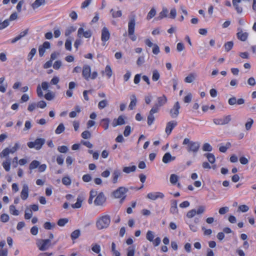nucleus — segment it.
<instances>
[{
    "label": "nucleus",
    "mask_w": 256,
    "mask_h": 256,
    "mask_svg": "<svg viewBox=\"0 0 256 256\" xmlns=\"http://www.w3.org/2000/svg\"><path fill=\"white\" fill-rule=\"evenodd\" d=\"M96 196L94 204L96 206H102L106 200V198L102 192L97 194V192L94 190H91L90 193V197L88 202L90 204L92 202L93 198Z\"/></svg>",
    "instance_id": "nucleus-1"
},
{
    "label": "nucleus",
    "mask_w": 256,
    "mask_h": 256,
    "mask_svg": "<svg viewBox=\"0 0 256 256\" xmlns=\"http://www.w3.org/2000/svg\"><path fill=\"white\" fill-rule=\"evenodd\" d=\"M110 222V218L108 214H102L99 216L96 221V226L99 230L106 228Z\"/></svg>",
    "instance_id": "nucleus-2"
},
{
    "label": "nucleus",
    "mask_w": 256,
    "mask_h": 256,
    "mask_svg": "<svg viewBox=\"0 0 256 256\" xmlns=\"http://www.w3.org/2000/svg\"><path fill=\"white\" fill-rule=\"evenodd\" d=\"M136 22V16L134 14L130 16L128 22V36L133 42L136 40V36L134 34Z\"/></svg>",
    "instance_id": "nucleus-3"
},
{
    "label": "nucleus",
    "mask_w": 256,
    "mask_h": 256,
    "mask_svg": "<svg viewBox=\"0 0 256 256\" xmlns=\"http://www.w3.org/2000/svg\"><path fill=\"white\" fill-rule=\"evenodd\" d=\"M98 72L94 71L91 74V68L88 64H84L82 68V76L86 81L94 80L98 76Z\"/></svg>",
    "instance_id": "nucleus-4"
},
{
    "label": "nucleus",
    "mask_w": 256,
    "mask_h": 256,
    "mask_svg": "<svg viewBox=\"0 0 256 256\" xmlns=\"http://www.w3.org/2000/svg\"><path fill=\"white\" fill-rule=\"evenodd\" d=\"M184 145L187 144L186 150L188 152L196 153L199 150L200 144L198 142L190 141L188 138H185L182 142Z\"/></svg>",
    "instance_id": "nucleus-5"
},
{
    "label": "nucleus",
    "mask_w": 256,
    "mask_h": 256,
    "mask_svg": "<svg viewBox=\"0 0 256 256\" xmlns=\"http://www.w3.org/2000/svg\"><path fill=\"white\" fill-rule=\"evenodd\" d=\"M128 189L124 186H120L112 192V196L114 198H120V202L122 204L126 198V194Z\"/></svg>",
    "instance_id": "nucleus-6"
},
{
    "label": "nucleus",
    "mask_w": 256,
    "mask_h": 256,
    "mask_svg": "<svg viewBox=\"0 0 256 256\" xmlns=\"http://www.w3.org/2000/svg\"><path fill=\"white\" fill-rule=\"evenodd\" d=\"M36 246L40 251H45L48 250L52 244L50 240L39 239L36 242Z\"/></svg>",
    "instance_id": "nucleus-7"
},
{
    "label": "nucleus",
    "mask_w": 256,
    "mask_h": 256,
    "mask_svg": "<svg viewBox=\"0 0 256 256\" xmlns=\"http://www.w3.org/2000/svg\"><path fill=\"white\" fill-rule=\"evenodd\" d=\"M45 143V140L43 138H38L34 142H30L27 143L28 146L30 148H34L40 150Z\"/></svg>",
    "instance_id": "nucleus-8"
},
{
    "label": "nucleus",
    "mask_w": 256,
    "mask_h": 256,
    "mask_svg": "<svg viewBox=\"0 0 256 256\" xmlns=\"http://www.w3.org/2000/svg\"><path fill=\"white\" fill-rule=\"evenodd\" d=\"M154 232L151 230H148L146 234V238L147 240L150 242H152V244L154 246H158L160 245L161 240L160 237H156L154 239Z\"/></svg>",
    "instance_id": "nucleus-9"
},
{
    "label": "nucleus",
    "mask_w": 256,
    "mask_h": 256,
    "mask_svg": "<svg viewBox=\"0 0 256 256\" xmlns=\"http://www.w3.org/2000/svg\"><path fill=\"white\" fill-rule=\"evenodd\" d=\"M158 109L157 106H153L149 112V114L148 116V124L150 126L154 122L155 118L154 116V114L158 112Z\"/></svg>",
    "instance_id": "nucleus-10"
},
{
    "label": "nucleus",
    "mask_w": 256,
    "mask_h": 256,
    "mask_svg": "<svg viewBox=\"0 0 256 256\" xmlns=\"http://www.w3.org/2000/svg\"><path fill=\"white\" fill-rule=\"evenodd\" d=\"M92 36V32L90 30L84 31L82 28H80L78 30V36L79 38H90Z\"/></svg>",
    "instance_id": "nucleus-11"
},
{
    "label": "nucleus",
    "mask_w": 256,
    "mask_h": 256,
    "mask_svg": "<svg viewBox=\"0 0 256 256\" xmlns=\"http://www.w3.org/2000/svg\"><path fill=\"white\" fill-rule=\"evenodd\" d=\"M180 108L178 102H175L173 107L170 110V114L172 118H176L178 116Z\"/></svg>",
    "instance_id": "nucleus-12"
},
{
    "label": "nucleus",
    "mask_w": 256,
    "mask_h": 256,
    "mask_svg": "<svg viewBox=\"0 0 256 256\" xmlns=\"http://www.w3.org/2000/svg\"><path fill=\"white\" fill-rule=\"evenodd\" d=\"M49 87V84L46 82H44L42 83V86L39 84L36 88V93L38 96L39 98H42L44 96V94L42 91V89L44 90H46Z\"/></svg>",
    "instance_id": "nucleus-13"
},
{
    "label": "nucleus",
    "mask_w": 256,
    "mask_h": 256,
    "mask_svg": "<svg viewBox=\"0 0 256 256\" xmlns=\"http://www.w3.org/2000/svg\"><path fill=\"white\" fill-rule=\"evenodd\" d=\"M236 36L238 40L242 42H246L248 37V33L244 32L242 28H238L237 29Z\"/></svg>",
    "instance_id": "nucleus-14"
},
{
    "label": "nucleus",
    "mask_w": 256,
    "mask_h": 256,
    "mask_svg": "<svg viewBox=\"0 0 256 256\" xmlns=\"http://www.w3.org/2000/svg\"><path fill=\"white\" fill-rule=\"evenodd\" d=\"M164 195L161 192H149L146 196V198L150 200H155L158 198H163Z\"/></svg>",
    "instance_id": "nucleus-15"
},
{
    "label": "nucleus",
    "mask_w": 256,
    "mask_h": 256,
    "mask_svg": "<svg viewBox=\"0 0 256 256\" xmlns=\"http://www.w3.org/2000/svg\"><path fill=\"white\" fill-rule=\"evenodd\" d=\"M144 42L145 44L150 48L153 46L152 52L154 54L157 55L159 54L160 52V48L159 46L156 44H153V43L149 38H146V40H145Z\"/></svg>",
    "instance_id": "nucleus-16"
},
{
    "label": "nucleus",
    "mask_w": 256,
    "mask_h": 256,
    "mask_svg": "<svg viewBox=\"0 0 256 256\" xmlns=\"http://www.w3.org/2000/svg\"><path fill=\"white\" fill-rule=\"evenodd\" d=\"M110 38V32L108 28L104 26L102 30V35L101 40L104 42V45L105 44L106 42H107Z\"/></svg>",
    "instance_id": "nucleus-17"
},
{
    "label": "nucleus",
    "mask_w": 256,
    "mask_h": 256,
    "mask_svg": "<svg viewBox=\"0 0 256 256\" xmlns=\"http://www.w3.org/2000/svg\"><path fill=\"white\" fill-rule=\"evenodd\" d=\"M29 187L27 184H24L22 186V190L20 192V198L23 200H26L28 197Z\"/></svg>",
    "instance_id": "nucleus-18"
},
{
    "label": "nucleus",
    "mask_w": 256,
    "mask_h": 256,
    "mask_svg": "<svg viewBox=\"0 0 256 256\" xmlns=\"http://www.w3.org/2000/svg\"><path fill=\"white\" fill-rule=\"evenodd\" d=\"M50 42L47 41L44 42L42 45L38 47V52L40 56H43L45 53L46 50L50 48Z\"/></svg>",
    "instance_id": "nucleus-19"
},
{
    "label": "nucleus",
    "mask_w": 256,
    "mask_h": 256,
    "mask_svg": "<svg viewBox=\"0 0 256 256\" xmlns=\"http://www.w3.org/2000/svg\"><path fill=\"white\" fill-rule=\"evenodd\" d=\"M178 125V122L175 120H172L166 124L165 132L167 135H170L172 130Z\"/></svg>",
    "instance_id": "nucleus-20"
},
{
    "label": "nucleus",
    "mask_w": 256,
    "mask_h": 256,
    "mask_svg": "<svg viewBox=\"0 0 256 256\" xmlns=\"http://www.w3.org/2000/svg\"><path fill=\"white\" fill-rule=\"evenodd\" d=\"M158 102L154 106H157L158 111L160 110V108L162 106L167 102V98L165 95H163L162 96H159L157 98Z\"/></svg>",
    "instance_id": "nucleus-21"
},
{
    "label": "nucleus",
    "mask_w": 256,
    "mask_h": 256,
    "mask_svg": "<svg viewBox=\"0 0 256 256\" xmlns=\"http://www.w3.org/2000/svg\"><path fill=\"white\" fill-rule=\"evenodd\" d=\"M28 28H27V29L25 30H24L20 32V34L18 36H16L14 38L10 40V42L12 44H14V43L16 42L17 41H18V40L21 39L22 38L26 36L28 34Z\"/></svg>",
    "instance_id": "nucleus-22"
},
{
    "label": "nucleus",
    "mask_w": 256,
    "mask_h": 256,
    "mask_svg": "<svg viewBox=\"0 0 256 256\" xmlns=\"http://www.w3.org/2000/svg\"><path fill=\"white\" fill-rule=\"evenodd\" d=\"M176 160L175 156H172L170 152H166L163 156L162 161L164 164H168Z\"/></svg>",
    "instance_id": "nucleus-23"
},
{
    "label": "nucleus",
    "mask_w": 256,
    "mask_h": 256,
    "mask_svg": "<svg viewBox=\"0 0 256 256\" xmlns=\"http://www.w3.org/2000/svg\"><path fill=\"white\" fill-rule=\"evenodd\" d=\"M124 118L123 116H120L117 119L115 118L113 120L112 126L113 127H116L119 125H122L124 124Z\"/></svg>",
    "instance_id": "nucleus-24"
},
{
    "label": "nucleus",
    "mask_w": 256,
    "mask_h": 256,
    "mask_svg": "<svg viewBox=\"0 0 256 256\" xmlns=\"http://www.w3.org/2000/svg\"><path fill=\"white\" fill-rule=\"evenodd\" d=\"M121 172L120 170L116 169L114 170L112 174V182L114 184H116L118 182V178L121 176Z\"/></svg>",
    "instance_id": "nucleus-25"
},
{
    "label": "nucleus",
    "mask_w": 256,
    "mask_h": 256,
    "mask_svg": "<svg viewBox=\"0 0 256 256\" xmlns=\"http://www.w3.org/2000/svg\"><path fill=\"white\" fill-rule=\"evenodd\" d=\"M102 75L106 74L108 78H110L112 75V70L110 65H107L104 70L102 72Z\"/></svg>",
    "instance_id": "nucleus-26"
},
{
    "label": "nucleus",
    "mask_w": 256,
    "mask_h": 256,
    "mask_svg": "<svg viewBox=\"0 0 256 256\" xmlns=\"http://www.w3.org/2000/svg\"><path fill=\"white\" fill-rule=\"evenodd\" d=\"M130 102L128 106V108L130 110H132L136 105L137 99L135 94H132L130 96Z\"/></svg>",
    "instance_id": "nucleus-27"
},
{
    "label": "nucleus",
    "mask_w": 256,
    "mask_h": 256,
    "mask_svg": "<svg viewBox=\"0 0 256 256\" xmlns=\"http://www.w3.org/2000/svg\"><path fill=\"white\" fill-rule=\"evenodd\" d=\"M81 111V108L79 106H76L74 107V110L70 112L69 116L70 118H74L76 116L77 114H79Z\"/></svg>",
    "instance_id": "nucleus-28"
},
{
    "label": "nucleus",
    "mask_w": 256,
    "mask_h": 256,
    "mask_svg": "<svg viewBox=\"0 0 256 256\" xmlns=\"http://www.w3.org/2000/svg\"><path fill=\"white\" fill-rule=\"evenodd\" d=\"M45 0H36L34 3L32 4V7L35 10L42 4H44Z\"/></svg>",
    "instance_id": "nucleus-29"
},
{
    "label": "nucleus",
    "mask_w": 256,
    "mask_h": 256,
    "mask_svg": "<svg viewBox=\"0 0 256 256\" xmlns=\"http://www.w3.org/2000/svg\"><path fill=\"white\" fill-rule=\"evenodd\" d=\"M136 166H124L122 168L123 172L126 174H130L136 171Z\"/></svg>",
    "instance_id": "nucleus-30"
},
{
    "label": "nucleus",
    "mask_w": 256,
    "mask_h": 256,
    "mask_svg": "<svg viewBox=\"0 0 256 256\" xmlns=\"http://www.w3.org/2000/svg\"><path fill=\"white\" fill-rule=\"evenodd\" d=\"M2 166L6 172H9L10 169V160L9 158H7L2 162Z\"/></svg>",
    "instance_id": "nucleus-31"
},
{
    "label": "nucleus",
    "mask_w": 256,
    "mask_h": 256,
    "mask_svg": "<svg viewBox=\"0 0 256 256\" xmlns=\"http://www.w3.org/2000/svg\"><path fill=\"white\" fill-rule=\"evenodd\" d=\"M204 156L206 157L208 162L213 164L215 162L216 158L214 154L212 153H206L204 154Z\"/></svg>",
    "instance_id": "nucleus-32"
},
{
    "label": "nucleus",
    "mask_w": 256,
    "mask_h": 256,
    "mask_svg": "<svg viewBox=\"0 0 256 256\" xmlns=\"http://www.w3.org/2000/svg\"><path fill=\"white\" fill-rule=\"evenodd\" d=\"M92 250L96 254H98V256H102L100 252V246L98 244H94L92 246Z\"/></svg>",
    "instance_id": "nucleus-33"
},
{
    "label": "nucleus",
    "mask_w": 256,
    "mask_h": 256,
    "mask_svg": "<svg viewBox=\"0 0 256 256\" xmlns=\"http://www.w3.org/2000/svg\"><path fill=\"white\" fill-rule=\"evenodd\" d=\"M110 120L108 118H104L101 120L102 126L104 130H107L109 127Z\"/></svg>",
    "instance_id": "nucleus-34"
},
{
    "label": "nucleus",
    "mask_w": 256,
    "mask_h": 256,
    "mask_svg": "<svg viewBox=\"0 0 256 256\" xmlns=\"http://www.w3.org/2000/svg\"><path fill=\"white\" fill-rule=\"evenodd\" d=\"M110 12L113 18H120L122 16V12L120 10L116 11L112 8L110 10Z\"/></svg>",
    "instance_id": "nucleus-35"
},
{
    "label": "nucleus",
    "mask_w": 256,
    "mask_h": 256,
    "mask_svg": "<svg viewBox=\"0 0 256 256\" xmlns=\"http://www.w3.org/2000/svg\"><path fill=\"white\" fill-rule=\"evenodd\" d=\"M80 235V230H76L74 232H72L70 234V238L72 240H75L78 238V237Z\"/></svg>",
    "instance_id": "nucleus-36"
},
{
    "label": "nucleus",
    "mask_w": 256,
    "mask_h": 256,
    "mask_svg": "<svg viewBox=\"0 0 256 256\" xmlns=\"http://www.w3.org/2000/svg\"><path fill=\"white\" fill-rule=\"evenodd\" d=\"M11 153L10 149L6 148L4 149L2 152L0 153V158H1L8 156L9 154Z\"/></svg>",
    "instance_id": "nucleus-37"
},
{
    "label": "nucleus",
    "mask_w": 256,
    "mask_h": 256,
    "mask_svg": "<svg viewBox=\"0 0 256 256\" xmlns=\"http://www.w3.org/2000/svg\"><path fill=\"white\" fill-rule=\"evenodd\" d=\"M178 180V176L176 174H172L170 176V181L172 185H176Z\"/></svg>",
    "instance_id": "nucleus-38"
},
{
    "label": "nucleus",
    "mask_w": 256,
    "mask_h": 256,
    "mask_svg": "<svg viewBox=\"0 0 256 256\" xmlns=\"http://www.w3.org/2000/svg\"><path fill=\"white\" fill-rule=\"evenodd\" d=\"M160 78V74L157 70L152 71V80L154 82L158 81Z\"/></svg>",
    "instance_id": "nucleus-39"
},
{
    "label": "nucleus",
    "mask_w": 256,
    "mask_h": 256,
    "mask_svg": "<svg viewBox=\"0 0 256 256\" xmlns=\"http://www.w3.org/2000/svg\"><path fill=\"white\" fill-rule=\"evenodd\" d=\"M65 128L62 123L60 124L55 130V133L57 134H62L64 131Z\"/></svg>",
    "instance_id": "nucleus-40"
},
{
    "label": "nucleus",
    "mask_w": 256,
    "mask_h": 256,
    "mask_svg": "<svg viewBox=\"0 0 256 256\" xmlns=\"http://www.w3.org/2000/svg\"><path fill=\"white\" fill-rule=\"evenodd\" d=\"M108 104V101L106 100H100L98 104V108L100 110H102L106 108Z\"/></svg>",
    "instance_id": "nucleus-41"
},
{
    "label": "nucleus",
    "mask_w": 256,
    "mask_h": 256,
    "mask_svg": "<svg viewBox=\"0 0 256 256\" xmlns=\"http://www.w3.org/2000/svg\"><path fill=\"white\" fill-rule=\"evenodd\" d=\"M40 164V162L36 160H34L30 164L29 168L30 170L36 168H38Z\"/></svg>",
    "instance_id": "nucleus-42"
},
{
    "label": "nucleus",
    "mask_w": 256,
    "mask_h": 256,
    "mask_svg": "<svg viewBox=\"0 0 256 256\" xmlns=\"http://www.w3.org/2000/svg\"><path fill=\"white\" fill-rule=\"evenodd\" d=\"M234 46V42L232 41L228 42L224 45L225 50L227 52L230 50Z\"/></svg>",
    "instance_id": "nucleus-43"
},
{
    "label": "nucleus",
    "mask_w": 256,
    "mask_h": 256,
    "mask_svg": "<svg viewBox=\"0 0 256 256\" xmlns=\"http://www.w3.org/2000/svg\"><path fill=\"white\" fill-rule=\"evenodd\" d=\"M82 200L80 198H78L76 202L72 204V206L74 208H78L82 206Z\"/></svg>",
    "instance_id": "nucleus-44"
},
{
    "label": "nucleus",
    "mask_w": 256,
    "mask_h": 256,
    "mask_svg": "<svg viewBox=\"0 0 256 256\" xmlns=\"http://www.w3.org/2000/svg\"><path fill=\"white\" fill-rule=\"evenodd\" d=\"M116 246L114 242H112V254L114 256H120V252L116 250Z\"/></svg>",
    "instance_id": "nucleus-45"
},
{
    "label": "nucleus",
    "mask_w": 256,
    "mask_h": 256,
    "mask_svg": "<svg viewBox=\"0 0 256 256\" xmlns=\"http://www.w3.org/2000/svg\"><path fill=\"white\" fill-rule=\"evenodd\" d=\"M195 78V74H190L184 78V82L187 83H190L194 81Z\"/></svg>",
    "instance_id": "nucleus-46"
},
{
    "label": "nucleus",
    "mask_w": 256,
    "mask_h": 256,
    "mask_svg": "<svg viewBox=\"0 0 256 256\" xmlns=\"http://www.w3.org/2000/svg\"><path fill=\"white\" fill-rule=\"evenodd\" d=\"M10 212L14 216H18L19 214V212L16 208V206L14 205L10 206Z\"/></svg>",
    "instance_id": "nucleus-47"
},
{
    "label": "nucleus",
    "mask_w": 256,
    "mask_h": 256,
    "mask_svg": "<svg viewBox=\"0 0 256 256\" xmlns=\"http://www.w3.org/2000/svg\"><path fill=\"white\" fill-rule=\"evenodd\" d=\"M36 52V50L35 48H32L28 56V60L29 62L31 61L32 59V58L35 55Z\"/></svg>",
    "instance_id": "nucleus-48"
},
{
    "label": "nucleus",
    "mask_w": 256,
    "mask_h": 256,
    "mask_svg": "<svg viewBox=\"0 0 256 256\" xmlns=\"http://www.w3.org/2000/svg\"><path fill=\"white\" fill-rule=\"evenodd\" d=\"M156 14V10L154 8H152L148 12L146 19L150 20Z\"/></svg>",
    "instance_id": "nucleus-49"
},
{
    "label": "nucleus",
    "mask_w": 256,
    "mask_h": 256,
    "mask_svg": "<svg viewBox=\"0 0 256 256\" xmlns=\"http://www.w3.org/2000/svg\"><path fill=\"white\" fill-rule=\"evenodd\" d=\"M202 148L204 152H211L212 150V146L208 143L204 144Z\"/></svg>",
    "instance_id": "nucleus-50"
},
{
    "label": "nucleus",
    "mask_w": 256,
    "mask_h": 256,
    "mask_svg": "<svg viewBox=\"0 0 256 256\" xmlns=\"http://www.w3.org/2000/svg\"><path fill=\"white\" fill-rule=\"evenodd\" d=\"M72 180L68 176H64L62 178V183L65 186H70Z\"/></svg>",
    "instance_id": "nucleus-51"
},
{
    "label": "nucleus",
    "mask_w": 256,
    "mask_h": 256,
    "mask_svg": "<svg viewBox=\"0 0 256 256\" xmlns=\"http://www.w3.org/2000/svg\"><path fill=\"white\" fill-rule=\"evenodd\" d=\"M68 222V220L66 218H60L58 221L57 224L60 226H63L67 224Z\"/></svg>",
    "instance_id": "nucleus-52"
},
{
    "label": "nucleus",
    "mask_w": 256,
    "mask_h": 256,
    "mask_svg": "<svg viewBox=\"0 0 256 256\" xmlns=\"http://www.w3.org/2000/svg\"><path fill=\"white\" fill-rule=\"evenodd\" d=\"M253 123H254L253 120L251 118H249L248 119V122H246V124H245L246 128L247 130H248L251 128Z\"/></svg>",
    "instance_id": "nucleus-53"
},
{
    "label": "nucleus",
    "mask_w": 256,
    "mask_h": 256,
    "mask_svg": "<svg viewBox=\"0 0 256 256\" xmlns=\"http://www.w3.org/2000/svg\"><path fill=\"white\" fill-rule=\"evenodd\" d=\"M135 250L134 246H130L127 250V256H134Z\"/></svg>",
    "instance_id": "nucleus-54"
},
{
    "label": "nucleus",
    "mask_w": 256,
    "mask_h": 256,
    "mask_svg": "<svg viewBox=\"0 0 256 256\" xmlns=\"http://www.w3.org/2000/svg\"><path fill=\"white\" fill-rule=\"evenodd\" d=\"M10 218L8 214H2L0 217V221L2 222H6L9 220Z\"/></svg>",
    "instance_id": "nucleus-55"
},
{
    "label": "nucleus",
    "mask_w": 256,
    "mask_h": 256,
    "mask_svg": "<svg viewBox=\"0 0 256 256\" xmlns=\"http://www.w3.org/2000/svg\"><path fill=\"white\" fill-rule=\"evenodd\" d=\"M82 180L84 182H88L92 180V177L90 174H86L82 176Z\"/></svg>",
    "instance_id": "nucleus-56"
},
{
    "label": "nucleus",
    "mask_w": 256,
    "mask_h": 256,
    "mask_svg": "<svg viewBox=\"0 0 256 256\" xmlns=\"http://www.w3.org/2000/svg\"><path fill=\"white\" fill-rule=\"evenodd\" d=\"M238 209L242 212H246L248 210L249 208L246 204H242L238 206Z\"/></svg>",
    "instance_id": "nucleus-57"
},
{
    "label": "nucleus",
    "mask_w": 256,
    "mask_h": 256,
    "mask_svg": "<svg viewBox=\"0 0 256 256\" xmlns=\"http://www.w3.org/2000/svg\"><path fill=\"white\" fill-rule=\"evenodd\" d=\"M55 226V224L46 222L44 224V227L46 230H51Z\"/></svg>",
    "instance_id": "nucleus-58"
},
{
    "label": "nucleus",
    "mask_w": 256,
    "mask_h": 256,
    "mask_svg": "<svg viewBox=\"0 0 256 256\" xmlns=\"http://www.w3.org/2000/svg\"><path fill=\"white\" fill-rule=\"evenodd\" d=\"M58 150L60 152L66 153L68 152V148L66 146H58Z\"/></svg>",
    "instance_id": "nucleus-59"
},
{
    "label": "nucleus",
    "mask_w": 256,
    "mask_h": 256,
    "mask_svg": "<svg viewBox=\"0 0 256 256\" xmlns=\"http://www.w3.org/2000/svg\"><path fill=\"white\" fill-rule=\"evenodd\" d=\"M32 216V212L30 210H26L24 213V218L26 220H30Z\"/></svg>",
    "instance_id": "nucleus-60"
},
{
    "label": "nucleus",
    "mask_w": 256,
    "mask_h": 256,
    "mask_svg": "<svg viewBox=\"0 0 256 256\" xmlns=\"http://www.w3.org/2000/svg\"><path fill=\"white\" fill-rule=\"evenodd\" d=\"M82 137L84 139H88L90 138L91 134L88 130H85L82 133Z\"/></svg>",
    "instance_id": "nucleus-61"
},
{
    "label": "nucleus",
    "mask_w": 256,
    "mask_h": 256,
    "mask_svg": "<svg viewBox=\"0 0 256 256\" xmlns=\"http://www.w3.org/2000/svg\"><path fill=\"white\" fill-rule=\"evenodd\" d=\"M192 94L191 93H188L186 96L184 98V102L185 103H189L192 101Z\"/></svg>",
    "instance_id": "nucleus-62"
},
{
    "label": "nucleus",
    "mask_w": 256,
    "mask_h": 256,
    "mask_svg": "<svg viewBox=\"0 0 256 256\" xmlns=\"http://www.w3.org/2000/svg\"><path fill=\"white\" fill-rule=\"evenodd\" d=\"M76 28L74 26H70L66 30L65 32L66 36H70L72 32L76 30Z\"/></svg>",
    "instance_id": "nucleus-63"
},
{
    "label": "nucleus",
    "mask_w": 256,
    "mask_h": 256,
    "mask_svg": "<svg viewBox=\"0 0 256 256\" xmlns=\"http://www.w3.org/2000/svg\"><path fill=\"white\" fill-rule=\"evenodd\" d=\"M44 98L48 100H51L54 97V94L52 92H48L44 95Z\"/></svg>",
    "instance_id": "nucleus-64"
}]
</instances>
